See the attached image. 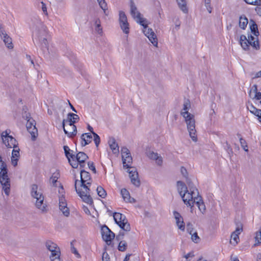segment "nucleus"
Listing matches in <instances>:
<instances>
[{
    "mask_svg": "<svg viewBox=\"0 0 261 261\" xmlns=\"http://www.w3.org/2000/svg\"><path fill=\"white\" fill-rule=\"evenodd\" d=\"M80 173V181L78 179L75 180V191L84 202L89 204H92L93 201L90 194L89 188L92 180L90 174L84 170H81Z\"/></svg>",
    "mask_w": 261,
    "mask_h": 261,
    "instance_id": "nucleus-1",
    "label": "nucleus"
},
{
    "mask_svg": "<svg viewBox=\"0 0 261 261\" xmlns=\"http://www.w3.org/2000/svg\"><path fill=\"white\" fill-rule=\"evenodd\" d=\"M32 30L33 38L38 42L41 49L43 51L48 50L50 35L47 27L40 20L36 19L32 26Z\"/></svg>",
    "mask_w": 261,
    "mask_h": 261,
    "instance_id": "nucleus-2",
    "label": "nucleus"
},
{
    "mask_svg": "<svg viewBox=\"0 0 261 261\" xmlns=\"http://www.w3.org/2000/svg\"><path fill=\"white\" fill-rule=\"evenodd\" d=\"M130 14L136 21L144 27L143 30L144 35L148 38L149 40L154 46H158V39L156 35L151 29L148 27L145 23L146 19L141 17V13L138 11L135 3L133 1L130 2Z\"/></svg>",
    "mask_w": 261,
    "mask_h": 261,
    "instance_id": "nucleus-3",
    "label": "nucleus"
},
{
    "mask_svg": "<svg viewBox=\"0 0 261 261\" xmlns=\"http://www.w3.org/2000/svg\"><path fill=\"white\" fill-rule=\"evenodd\" d=\"M191 108V102L189 99H186L183 104V108L180 111V115L184 118L189 135L193 141H197L195 129V120L194 116L188 111Z\"/></svg>",
    "mask_w": 261,
    "mask_h": 261,
    "instance_id": "nucleus-4",
    "label": "nucleus"
},
{
    "mask_svg": "<svg viewBox=\"0 0 261 261\" xmlns=\"http://www.w3.org/2000/svg\"><path fill=\"white\" fill-rule=\"evenodd\" d=\"M80 119L79 116L72 113L67 114V119H64L62 121V127L64 132L69 137L72 138L77 133L76 127L74 124Z\"/></svg>",
    "mask_w": 261,
    "mask_h": 261,
    "instance_id": "nucleus-5",
    "label": "nucleus"
},
{
    "mask_svg": "<svg viewBox=\"0 0 261 261\" xmlns=\"http://www.w3.org/2000/svg\"><path fill=\"white\" fill-rule=\"evenodd\" d=\"M45 246L47 249L51 252V254L49 256L50 260L61 261V251L58 246L51 241H47L45 243Z\"/></svg>",
    "mask_w": 261,
    "mask_h": 261,
    "instance_id": "nucleus-6",
    "label": "nucleus"
},
{
    "mask_svg": "<svg viewBox=\"0 0 261 261\" xmlns=\"http://www.w3.org/2000/svg\"><path fill=\"white\" fill-rule=\"evenodd\" d=\"M23 118H24L27 121L26 127L28 131L31 134L33 140H35L36 138V135H37V129L36 127L35 121L31 117L29 113L25 112L23 114Z\"/></svg>",
    "mask_w": 261,
    "mask_h": 261,
    "instance_id": "nucleus-7",
    "label": "nucleus"
},
{
    "mask_svg": "<svg viewBox=\"0 0 261 261\" xmlns=\"http://www.w3.org/2000/svg\"><path fill=\"white\" fill-rule=\"evenodd\" d=\"M113 217L116 223L121 229L126 231H129L130 230V225L124 215L115 212L113 214Z\"/></svg>",
    "mask_w": 261,
    "mask_h": 261,
    "instance_id": "nucleus-8",
    "label": "nucleus"
},
{
    "mask_svg": "<svg viewBox=\"0 0 261 261\" xmlns=\"http://www.w3.org/2000/svg\"><path fill=\"white\" fill-rule=\"evenodd\" d=\"M0 183L5 194L8 196L10 192V179L8 175V169L1 170Z\"/></svg>",
    "mask_w": 261,
    "mask_h": 261,
    "instance_id": "nucleus-9",
    "label": "nucleus"
},
{
    "mask_svg": "<svg viewBox=\"0 0 261 261\" xmlns=\"http://www.w3.org/2000/svg\"><path fill=\"white\" fill-rule=\"evenodd\" d=\"M239 42L241 47L244 50H249L250 45H251L256 50H258L260 48L257 38H256V41H251L249 40H247V38L245 35H241L240 37Z\"/></svg>",
    "mask_w": 261,
    "mask_h": 261,
    "instance_id": "nucleus-10",
    "label": "nucleus"
},
{
    "mask_svg": "<svg viewBox=\"0 0 261 261\" xmlns=\"http://www.w3.org/2000/svg\"><path fill=\"white\" fill-rule=\"evenodd\" d=\"M10 130L7 129L2 133L1 137L3 143L8 148H17V143L15 138L12 136H10Z\"/></svg>",
    "mask_w": 261,
    "mask_h": 261,
    "instance_id": "nucleus-11",
    "label": "nucleus"
},
{
    "mask_svg": "<svg viewBox=\"0 0 261 261\" xmlns=\"http://www.w3.org/2000/svg\"><path fill=\"white\" fill-rule=\"evenodd\" d=\"M119 20L120 26L123 33L128 34L129 30V24L127 22V17L124 12L121 11L119 12Z\"/></svg>",
    "mask_w": 261,
    "mask_h": 261,
    "instance_id": "nucleus-12",
    "label": "nucleus"
},
{
    "mask_svg": "<svg viewBox=\"0 0 261 261\" xmlns=\"http://www.w3.org/2000/svg\"><path fill=\"white\" fill-rule=\"evenodd\" d=\"M182 200L186 205L191 206L194 202L197 200L198 197L194 195L192 193L190 192L188 190V191L184 192L181 196Z\"/></svg>",
    "mask_w": 261,
    "mask_h": 261,
    "instance_id": "nucleus-13",
    "label": "nucleus"
},
{
    "mask_svg": "<svg viewBox=\"0 0 261 261\" xmlns=\"http://www.w3.org/2000/svg\"><path fill=\"white\" fill-rule=\"evenodd\" d=\"M127 172L129 173V178L132 184L136 187H139L140 185V181L138 177V173L135 167L130 168L128 169Z\"/></svg>",
    "mask_w": 261,
    "mask_h": 261,
    "instance_id": "nucleus-14",
    "label": "nucleus"
},
{
    "mask_svg": "<svg viewBox=\"0 0 261 261\" xmlns=\"http://www.w3.org/2000/svg\"><path fill=\"white\" fill-rule=\"evenodd\" d=\"M101 235L103 240L106 242H111L115 237V234L106 225L101 227Z\"/></svg>",
    "mask_w": 261,
    "mask_h": 261,
    "instance_id": "nucleus-15",
    "label": "nucleus"
},
{
    "mask_svg": "<svg viewBox=\"0 0 261 261\" xmlns=\"http://www.w3.org/2000/svg\"><path fill=\"white\" fill-rule=\"evenodd\" d=\"M63 148L65 155L68 159L70 165L72 168H77L78 167V163L74 160L75 155L69 152L70 149L67 146H64Z\"/></svg>",
    "mask_w": 261,
    "mask_h": 261,
    "instance_id": "nucleus-16",
    "label": "nucleus"
},
{
    "mask_svg": "<svg viewBox=\"0 0 261 261\" xmlns=\"http://www.w3.org/2000/svg\"><path fill=\"white\" fill-rule=\"evenodd\" d=\"M36 208L39 209L43 213H45L48 211L47 205L44 201V197H41L37 198L35 202Z\"/></svg>",
    "mask_w": 261,
    "mask_h": 261,
    "instance_id": "nucleus-17",
    "label": "nucleus"
},
{
    "mask_svg": "<svg viewBox=\"0 0 261 261\" xmlns=\"http://www.w3.org/2000/svg\"><path fill=\"white\" fill-rule=\"evenodd\" d=\"M0 36L8 48L11 49L13 47L12 39L6 34L5 31H1Z\"/></svg>",
    "mask_w": 261,
    "mask_h": 261,
    "instance_id": "nucleus-18",
    "label": "nucleus"
},
{
    "mask_svg": "<svg viewBox=\"0 0 261 261\" xmlns=\"http://www.w3.org/2000/svg\"><path fill=\"white\" fill-rule=\"evenodd\" d=\"M31 196L36 200L37 198L44 197L42 192L40 191V190H39L38 186L36 184H33L31 186Z\"/></svg>",
    "mask_w": 261,
    "mask_h": 261,
    "instance_id": "nucleus-19",
    "label": "nucleus"
},
{
    "mask_svg": "<svg viewBox=\"0 0 261 261\" xmlns=\"http://www.w3.org/2000/svg\"><path fill=\"white\" fill-rule=\"evenodd\" d=\"M121 194L124 201L126 202L135 203L136 202V200L130 197L129 192L126 189H121Z\"/></svg>",
    "mask_w": 261,
    "mask_h": 261,
    "instance_id": "nucleus-20",
    "label": "nucleus"
},
{
    "mask_svg": "<svg viewBox=\"0 0 261 261\" xmlns=\"http://www.w3.org/2000/svg\"><path fill=\"white\" fill-rule=\"evenodd\" d=\"M19 156V149L18 147L17 148H14L12 152L11 163L14 167L17 165V161Z\"/></svg>",
    "mask_w": 261,
    "mask_h": 261,
    "instance_id": "nucleus-21",
    "label": "nucleus"
},
{
    "mask_svg": "<svg viewBox=\"0 0 261 261\" xmlns=\"http://www.w3.org/2000/svg\"><path fill=\"white\" fill-rule=\"evenodd\" d=\"M148 157L152 160H155L156 163L159 165L161 166L163 164V159L162 157L158 153H155L154 152H149L148 154Z\"/></svg>",
    "mask_w": 261,
    "mask_h": 261,
    "instance_id": "nucleus-22",
    "label": "nucleus"
},
{
    "mask_svg": "<svg viewBox=\"0 0 261 261\" xmlns=\"http://www.w3.org/2000/svg\"><path fill=\"white\" fill-rule=\"evenodd\" d=\"M81 138L82 141L81 145L82 146H85L92 141V137L90 133H85L82 134Z\"/></svg>",
    "mask_w": 261,
    "mask_h": 261,
    "instance_id": "nucleus-23",
    "label": "nucleus"
},
{
    "mask_svg": "<svg viewBox=\"0 0 261 261\" xmlns=\"http://www.w3.org/2000/svg\"><path fill=\"white\" fill-rule=\"evenodd\" d=\"M108 143L110 148L114 153L116 154L119 152V150L118 145L116 143V141L114 138H110L109 140Z\"/></svg>",
    "mask_w": 261,
    "mask_h": 261,
    "instance_id": "nucleus-24",
    "label": "nucleus"
},
{
    "mask_svg": "<svg viewBox=\"0 0 261 261\" xmlns=\"http://www.w3.org/2000/svg\"><path fill=\"white\" fill-rule=\"evenodd\" d=\"M88 155L84 152H79L75 155L74 160L76 162H85L88 159Z\"/></svg>",
    "mask_w": 261,
    "mask_h": 261,
    "instance_id": "nucleus-25",
    "label": "nucleus"
},
{
    "mask_svg": "<svg viewBox=\"0 0 261 261\" xmlns=\"http://www.w3.org/2000/svg\"><path fill=\"white\" fill-rule=\"evenodd\" d=\"M198 206L199 211L203 214L205 212V206L201 197L197 198V200L194 202Z\"/></svg>",
    "mask_w": 261,
    "mask_h": 261,
    "instance_id": "nucleus-26",
    "label": "nucleus"
},
{
    "mask_svg": "<svg viewBox=\"0 0 261 261\" xmlns=\"http://www.w3.org/2000/svg\"><path fill=\"white\" fill-rule=\"evenodd\" d=\"M248 23V19L244 15H243L240 17L239 27L240 28H241L243 30H245L247 27Z\"/></svg>",
    "mask_w": 261,
    "mask_h": 261,
    "instance_id": "nucleus-27",
    "label": "nucleus"
},
{
    "mask_svg": "<svg viewBox=\"0 0 261 261\" xmlns=\"http://www.w3.org/2000/svg\"><path fill=\"white\" fill-rule=\"evenodd\" d=\"M177 190L180 196L184 193V192L188 191V188L186 185L181 181L177 182Z\"/></svg>",
    "mask_w": 261,
    "mask_h": 261,
    "instance_id": "nucleus-28",
    "label": "nucleus"
},
{
    "mask_svg": "<svg viewBox=\"0 0 261 261\" xmlns=\"http://www.w3.org/2000/svg\"><path fill=\"white\" fill-rule=\"evenodd\" d=\"M132 160L133 159L131 155L122 159L124 168H128V169H130V168H132L133 167L130 166Z\"/></svg>",
    "mask_w": 261,
    "mask_h": 261,
    "instance_id": "nucleus-29",
    "label": "nucleus"
},
{
    "mask_svg": "<svg viewBox=\"0 0 261 261\" xmlns=\"http://www.w3.org/2000/svg\"><path fill=\"white\" fill-rule=\"evenodd\" d=\"M250 23H251V24L250 25V30L251 32L253 34V35L257 37V36L259 35L257 25L255 23V22L252 20L250 21Z\"/></svg>",
    "mask_w": 261,
    "mask_h": 261,
    "instance_id": "nucleus-30",
    "label": "nucleus"
},
{
    "mask_svg": "<svg viewBox=\"0 0 261 261\" xmlns=\"http://www.w3.org/2000/svg\"><path fill=\"white\" fill-rule=\"evenodd\" d=\"M188 187L189 190H188L190 192L192 193L194 195H195L197 197H199L198 196L199 193L197 189L193 185V184L191 182L188 183Z\"/></svg>",
    "mask_w": 261,
    "mask_h": 261,
    "instance_id": "nucleus-31",
    "label": "nucleus"
},
{
    "mask_svg": "<svg viewBox=\"0 0 261 261\" xmlns=\"http://www.w3.org/2000/svg\"><path fill=\"white\" fill-rule=\"evenodd\" d=\"M100 7L103 10L104 13L106 15H108V13H107V4L105 1V0H97Z\"/></svg>",
    "mask_w": 261,
    "mask_h": 261,
    "instance_id": "nucleus-32",
    "label": "nucleus"
},
{
    "mask_svg": "<svg viewBox=\"0 0 261 261\" xmlns=\"http://www.w3.org/2000/svg\"><path fill=\"white\" fill-rule=\"evenodd\" d=\"M96 191L98 196L102 198H105L107 196V193L105 190L101 186L97 187Z\"/></svg>",
    "mask_w": 261,
    "mask_h": 261,
    "instance_id": "nucleus-33",
    "label": "nucleus"
},
{
    "mask_svg": "<svg viewBox=\"0 0 261 261\" xmlns=\"http://www.w3.org/2000/svg\"><path fill=\"white\" fill-rule=\"evenodd\" d=\"M178 5L180 9L184 12L187 13L188 9L186 7V3L185 0H177Z\"/></svg>",
    "mask_w": 261,
    "mask_h": 261,
    "instance_id": "nucleus-34",
    "label": "nucleus"
},
{
    "mask_svg": "<svg viewBox=\"0 0 261 261\" xmlns=\"http://www.w3.org/2000/svg\"><path fill=\"white\" fill-rule=\"evenodd\" d=\"M59 176V174L54 173L53 174L51 177L50 178V182L52 184L53 186L54 187H57V182H58V179Z\"/></svg>",
    "mask_w": 261,
    "mask_h": 261,
    "instance_id": "nucleus-35",
    "label": "nucleus"
},
{
    "mask_svg": "<svg viewBox=\"0 0 261 261\" xmlns=\"http://www.w3.org/2000/svg\"><path fill=\"white\" fill-rule=\"evenodd\" d=\"M237 136L240 139V142L242 147L245 151H248V146L246 141L241 137V134H238Z\"/></svg>",
    "mask_w": 261,
    "mask_h": 261,
    "instance_id": "nucleus-36",
    "label": "nucleus"
},
{
    "mask_svg": "<svg viewBox=\"0 0 261 261\" xmlns=\"http://www.w3.org/2000/svg\"><path fill=\"white\" fill-rule=\"evenodd\" d=\"M255 245H259L261 244V228L255 233Z\"/></svg>",
    "mask_w": 261,
    "mask_h": 261,
    "instance_id": "nucleus-37",
    "label": "nucleus"
},
{
    "mask_svg": "<svg viewBox=\"0 0 261 261\" xmlns=\"http://www.w3.org/2000/svg\"><path fill=\"white\" fill-rule=\"evenodd\" d=\"M176 225H177L178 226V228L182 230V231H184L185 230V223L184 222V220H183V219H178V220H176Z\"/></svg>",
    "mask_w": 261,
    "mask_h": 261,
    "instance_id": "nucleus-38",
    "label": "nucleus"
},
{
    "mask_svg": "<svg viewBox=\"0 0 261 261\" xmlns=\"http://www.w3.org/2000/svg\"><path fill=\"white\" fill-rule=\"evenodd\" d=\"M239 241V237L237 234H234L232 232L231 234V239L230 241V243L233 245H236L238 244Z\"/></svg>",
    "mask_w": 261,
    "mask_h": 261,
    "instance_id": "nucleus-39",
    "label": "nucleus"
},
{
    "mask_svg": "<svg viewBox=\"0 0 261 261\" xmlns=\"http://www.w3.org/2000/svg\"><path fill=\"white\" fill-rule=\"evenodd\" d=\"M127 243L125 241H121L119 243L118 249L120 251H124L126 249Z\"/></svg>",
    "mask_w": 261,
    "mask_h": 261,
    "instance_id": "nucleus-40",
    "label": "nucleus"
},
{
    "mask_svg": "<svg viewBox=\"0 0 261 261\" xmlns=\"http://www.w3.org/2000/svg\"><path fill=\"white\" fill-rule=\"evenodd\" d=\"M122 154V159H123L126 156H128L130 155L129 150L125 147H123L121 150Z\"/></svg>",
    "mask_w": 261,
    "mask_h": 261,
    "instance_id": "nucleus-41",
    "label": "nucleus"
},
{
    "mask_svg": "<svg viewBox=\"0 0 261 261\" xmlns=\"http://www.w3.org/2000/svg\"><path fill=\"white\" fill-rule=\"evenodd\" d=\"M248 109L250 110V112L255 115V116L258 117L260 110L256 109L255 107H254L252 105H251L250 108H248Z\"/></svg>",
    "mask_w": 261,
    "mask_h": 261,
    "instance_id": "nucleus-42",
    "label": "nucleus"
},
{
    "mask_svg": "<svg viewBox=\"0 0 261 261\" xmlns=\"http://www.w3.org/2000/svg\"><path fill=\"white\" fill-rule=\"evenodd\" d=\"M96 24L95 31L98 33L101 34L102 33V28L100 25V21L99 19H96L95 21Z\"/></svg>",
    "mask_w": 261,
    "mask_h": 261,
    "instance_id": "nucleus-43",
    "label": "nucleus"
},
{
    "mask_svg": "<svg viewBox=\"0 0 261 261\" xmlns=\"http://www.w3.org/2000/svg\"><path fill=\"white\" fill-rule=\"evenodd\" d=\"M59 208H62L67 206V203L64 197L61 196L59 197Z\"/></svg>",
    "mask_w": 261,
    "mask_h": 261,
    "instance_id": "nucleus-44",
    "label": "nucleus"
},
{
    "mask_svg": "<svg viewBox=\"0 0 261 261\" xmlns=\"http://www.w3.org/2000/svg\"><path fill=\"white\" fill-rule=\"evenodd\" d=\"M242 231H243L242 224L241 223L237 224L236 230L233 232H232V233H234V234H237L238 236H239V235L242 232Z\"/></svg>",
    "mask_w": 261,
    "mask_h": 261,
    "instance_id": "nucleus-45",
    "label": "nucleus"
},
{
    "mask_svg": "<svg viewBox=\"0 0 261 261\" xmlns=\"http://www.w3.org/2000/svg\"><path fill=\"white\" fill-rule=\"evenodd\" d=\"M247 4L254 5V6H258L260 3H261V0H243Z\"/></svg>",
    "mask_w": 261,
    "mask_h": 261,
    "instance_id": "nucleus-46",
    "label": "nucleus"
},
{
    "mask_svg": "<svg viewBox=\"0 0 261 261\" xmlns=\"http://www.w3.org/2000/svg\"><path fill=\"white\" fill-rule=\"evenodd\" d=\"M191 239L192 241L195 243H198L200 241V238L198 237V234L196 232H192Z\"/></svg>",
    "mask_w": 261,
    "mask_h": 261,
    "instance_id": "nucleus-47",
    "label": "nucleus"
},
{
    "mask_svg": "<svg viewBox=\"0 0 261 261\" xmlns=\"http://www.w3.org/2000/svg\"><path fill=\"white\" fill-rule=\"evenodd\" d=\"M59 209L62 212L63 214L65 216H66V217H68L69 216V215L70 214V212H69V210L67 207V206H66L65 207H63L62 208H59Z\"/></svg>",
    "mask_w": 261,
    "mask_h": 261,
    "instance_id": "nucleus-48",
    "label": "nucleus"
},
{
    "mask_svg": "<svg viewBox=\"0 0 261 261\" xmlns=\"http://www.w3.org/2000/svg\"><path fill=\"white\" fill-rule=\"evenodd\" d=\"M93 137H94V141L97 147H98V145L100 142V139L99 136L96 134L95 133H93Z\"/></svg>",
    "mask_w": 261,
    "mask_h": 261,
    "instance_id": "nucleus-49",
    "label": "nucleus"
},
{
    "mask_svg": "<svg viewBox=\"0 0 261 261\" xmlns=\"http://www.w3.org/2000/svg\"><path fill=\"white\" fill-rule=\"evenodd\" d=\"M8 169L6 163L3 160L2 157L0 155V170Z\"/></svg>",
    "mask_w": 261,
    "mask_h": 261,
    "instance_id": "nucleus-50",
    "label": "nucleus"
},
{
    "mask_svg": "<svg viewBox=\"0 0 261 261\" xmlns=\"http://www.w3.org/2000/svg\"><path fill=\"white\" fill-rule=\"evenodd\" d=\"M88 166L90 170H91L92 171H93V172L94 173H96V168L95 167V166L94 165L93 162H89L88 163Z\"/></svg>",
    "mask_w": 261,
    "mask_h": 261,
    "instance_id": "nucleus-51",
    "label": "nucleus"
},
{
    "mask_svg": "<svg viewBox=\"0 0 261 261\" xmlns=\"http://www.w3.org/2000/svg\"><path fill=\"white\" fill-rule=\"evenodd\" d=\"M102 261H110V257L107 252H104L102 257Z\"/></svg>",
    "mask_w": 261,
    "mask_h": 261,
    "instance_id": "nucleus-52",
    "label": "nucleus"
},
{
    "mask_svg": "<svg viewBox=\"0 0 261 261\" xmlns=\"http://www.w3.org/2000/svg\"><path fill=\"white\" fill-rule=\"evenodd\" d=\"M193 225L189 223L187 225V230L190 234H192V232H193Z\"/></svg>",
    "mask_w": 261,
    "mask_h": 261,
    "instance_id": "nucleus-53",
    "label": "nucleus"
},
{
    "mask_svg": "<svg viewBox=\"0 0 261 261\" xmlns=\"http://www.w3.org/2000/svg\"><path fill=\"white\" fill-rule=\"evenodd\" d=\"M173 215H174L175 220H178L179 219H181L182 218L181 216L180 215V214L176 211L173 212Z\"/></svg>",
    "mask_w": 261,
    "mask_h": 261,
    "instance_id": "nucleus-54",
    "label": "nucleus"
},
{
    "mask_svg": "<svg viewBox=\"0 0 261 261\" xmlns=\"http://www.w3.org/2000/svg\"><path fill=\"white\" fill-rule=\"evenodd\" d=\"M225 148L228 153H230V152L232 153V150L231 148V146L227 142H226Z\"/></svg>",
    "mask_w": 261,
    "mask_h": 261,
    "instance_id": "nucleus-55",
    "label": "nucleus"
},
{
    "mask_svg": "<svg viewBox=\"0 0 261 261\" xmlns=\"http://www.w3.org/2000/svg\"><path fill=\"white\" fill-rule=\"evenodd\" d=\"M257 14L259 16H261V3L259 4L255 9Z\"/></svg>",
    "mask_w": 261,
    "mask_h": 261,
    "instance_id": "nucleus-56",
    "label": "nucleus"
},
{
    "mask_svg": "<svg viewBox=\"0 0 261 261\" xmlns=\"http://www.w3.org/2000/svg\"><path fill=\"white\" fill-rule=\"evenodd\" d=\"M180 172L184 177H187L188 173L187 170L185 168H184V167H181L180 168Z\"/></svg>",
    "mask_w": 261,
    "mask_h": 261,
    "instance_id": "nucleus-57",
    "label": "nucleus"
},
{
    "mask_svg": "<svg viewBox=\"0 0 261 261\" xmlns=\"http://www.w3.org/2000/svg\"><path fill=\"white\" fill-rule=\"evenodd\" d=\"M41 5H42V8H42V11L44 12V13L45 15H47V8L46 7L45 4L43 2H41Z\"/></svg>",
    "mask_w": 261,
    "mask_h": 261,
    "instance_id": "nucleus-58",
    "label": "nucleus"
},
{
    "mask_svg": "<svg viewBox=\"0 0 261 261\" xmlns=\"http://www.w3.org/2000/svg\"><path fill=\"white\" fill-rule=\"evenodd\" d=\"M254 98L257 100L261 99V92H257L255 93Z\"/></svg>",
    "mask_w": 261,
    "mask_h": 261,
    "instance_id": "nucleus-59",
    "label": "nucleus"
},
{
    "mask_svg": "<svg viewBox=\"0 0 261 261\" xmlns=\"http://www.w3.org/2000/svg\"><path fill=\"white\" fill-rule=\"evenodd\" d=\"M251 91H252L255 93L257 92V86L256 85H254L253 86L252 89L250 91V93H251ZM249 95H250V93H249Z\"/></svg>",
    "mask_w": 261,
    "mask_h": 261,
    "instance_id": "nucleus-60",
    "label": "nucleus"
},
{
    "mask_svg": "<svg viewBox=\"0 0 261 261\" xmlns=\"http://www.w3.org/2000/svg\"><path fill=\"white\" fill-rule=\"evenodd\" d=\"M124 236V233L123 232H120L119 234L116 237V239L118 240H120L123 239Z\"/></svg>",
    "mask_w": 261,
    "mask_h": 261,
    "instance_id": "nucleus-61",
    "label": "nucleus"
},
{
    "mask_svg": "<svg viewBox=\"0 0 261 261\" xmlns=\"http://www.w3.org/2000/svg\"><path fill=\"white\" fill-rule=\"evenodd\" d=\"M255 37H254L252 35H248V39L247 40H249L251 41H256V39L255 40Z\"/></svg>",
    "mask_w": 261,
    "mask_h": 261,
    "instance_id": "nucleus-62",
    "label": "nucleus"
},
{
    "mask_svg": "<svg viewBox=\"0 0 261 261\" xmlns=\"http://www.w3.org/2000/svg\"><path fill=\"white\" fill-rule=\"evenodd\" d=\"M83 210L85 212V213L86 214H87V215H89L90 214V211H89V210L88 209V208L87 207L84 206L83 207Z\"/></svg>",
    "mask_w": 261,
    "mask_h": 261,
    "instance_id": "nucleus-63",
    "label": "nucleus"
},
{
    "mask_svg": "<svg viewBox=\"0 0 261 261\" xmlns=\"http://www.w3.org/2000/svg\"><path fill=\"white\" fill-rule=\"evenodd\" d=\"M207 11L211 13L212 12V8L211 7V5H208V6H205Z\"/></svg>",
    "mask_w": 261,
    "mask_h": 261,
    "instance_id": "nucleus-64",
    "label": "nucleus"
}]
</instances>
